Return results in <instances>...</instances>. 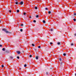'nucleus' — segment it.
<instances>
[{
    "instance_id": "nucleus-1",
    "label": "nucleus",
    "mask_w": 76,
    "mask_h": 76,
    "mask_svg": "<svg viewBox=\"0 0 76 76\" xmlns=\"http://www.w3.org/2000/svg\"><path fill=\"white\" fill-rule=\"evenodd\" d=\"M2 30L3 31H4V32H5L6 33H10V32H9L8 31H7V30L6 29L3 28L2 29Z\"/></svg>"
},
{
    "instance_id": "nucleus-2",
    "label": "nucleus",
    "mask_w": 76,
    "mask_h": 76,
    "mask_svg": "<svg viewBox=\"0 0 76 76\" xmlns=\"http://www.w3.org/2000/svg\"><path fill=\"white\" fill-rule=\"evenodd\" d=\"M59 60L60 61H61H61H62V60L61 58H60Z\"/></svg>"
},
{
    "instance_id": "nucleus-3",
    "label": "nucleus",
    "mask_w": 76,
    "mask_h": 76,
    "mask_svg": "<svg viewBox=\"0 0 76 76\" xmlns=\"http://www.w3.org/2000/svg\"><path fill=\"white\" fill-rule=\"evenodd\" d=\"M23 1H21L20 2V4L21 5H22V4H23Z\"/></svg>"
},
{
    "instance_id": "nucleus-4",
    "label": "nucleus",
    "mask_w": 76,
    "mask_h": 76,
    "mask_svg": "<svg viewBox=\"0 0 76 76\" xmlns=\"http://www.w3.org/2000/svg\"><path fill=\"white\" fill-rule=\"evenodd\" d=\"M17 53H18V54H19L20 53V51H17Z\"/></svg>"
},
{
    "instance_id": "nucleus-5",
    "label": "nucleus",
    "mask_w": 76,
    "mask_h": 76,
    "mask_svg": "<svg viewBox=\"0 0 76 76\" xmlns=\"http://www.w3.org/2000/svg\"><path fill=\"white\" fill-rule=\"evenodd\" d=\"M2 51H5V48H3L2 49Z\"/></svg>"
},
{
    "instance_id": "nucleus-6",
    "label": "nucleus",
    "mask_w": 76,
    "mask_h": 76,
    "mask_svg": "<svg viewBox=\"0 0 76 76\" xmlns=\"http://www.w3.org/2000/svg\"><path fill=\"white\" fill-rule=\"evenodd\" d=\"M43 22L44 23H45V20H43Z\"/></svg>"
},
{
    "instance_id": "nucleus-7",
    "label": "nucleus",
    "mask_w": 76,
    "mask_h": 76,
    "mask_svg": "<svg viewBox=\"0 0 76 76\" xmlns=\"http://www.w3.org/2000/svg\"><path fill=\"white\" fill-rule=\"evenodd\" d=\"M36 60H38V56H37L36 58Z\"/></svg>"
},
{
    "instance_id": "nucleus-8",
    "label": "nucleus",
    "mask_w": 76,
    "mask_h": 76,
    "mask_svg": "<svg viewBox=\"0 0 76 76\" xmlns=\"http://www.w3.org/2000/svg\"><path fill=\"white\" fill-rule=\"evenodd\" d=\"M17 13H19V10H17Z\"/></svg>"
},
{
    "instance_id": "nucleus-9",
    "label": "nucleus",
    "mask_w": 76,
    "mask_h": 76,
    "mask_svg": "<svg viewBox=\"0 0 76 76\" xmlns=\"http://www.w3.org/2000/svg\"><path fill=\"white\" fill-rule=\"evenodd\" d=\"M48 13H49V14H50L51 13V11H48Z\"/></svg>"
},
{
    "instance_id": "nucleus-10",
    "label": "nucleus",
    "mask_w": 76,
    "mask_h": 76,
    "mask_svg": "<svg viewBox=\"0 0 76 76\" xmlns=\"http://www.w3.org/2000/svg\"><path fill=\"white\" fill-rule=\"evenodd\" d=\"M66 54L65 53L63 54V55L64 56H66Z\"/></svg>"
},
{
    "instance_id": "nucleus-11",
    "label": "nucleus",
    "mask_w": 76,
    "mask_h": 76,
    "mask_svg": "<svg viewBox=\"0 0 76 76\" xmlns=\"http://www.w3.org/2000/svg\"><path fill=\"white\" fill-rule=\"evenodd\" d=\"M39 17V16L38 15H37L36 16V18H38Z\"/></svg>"
},
{
    "instance_id": "nucleus-12",
    "label": "nucleus",
    "mask_w": 76,
    "mask_h": 76,
    "mask_svg": "<svg viewBox=\"0 0 76 76\" xmlns=\"http://www.w3.org/2000/svg\"><path fill=\"white\" fill-rule=\"evenodd\" d=\"M6 53H9V51L7 50L6 51Z\"/></svg>"
},
{
    "instance_id": "nucleus-13",
    "label": "nucleus",
    "mask_w": 76,
    "mask_h": 76,
    "mask_svg": "<svg viewBox=\"0 0 76 76\" xmlns=\"http://www.w3.org/2000/svg\"><path fill=\"white\" fill-rule=\"evenodd\" d=\"M20 31H21V32H22V31H23V30L22 29H20Z\"/></svg>"
},
{
    "instance_id": "nucleus-14",
    "label": "nucleus",
    "mask_w": 76,
    "mask_h": 76,
    "mask_svg": "<svg viewBox=\"0 0 76 76\" xmlns=\"http://www.w3.org/2000/svg\"><path fill=\"white\" fill-rule=\"evenodd\" d=\"M60 42L57 43V44H58V45H60Z\"/></svg>"
},
{
    "instance_id": "nucleus-15",
    "label": "nucleus",
    "mask_w": 76,
    "mask_h": 76,
    "mask_svg": "<svg viewBox=\"0 0 76 76\" xmlns=\"http://www.w3.org/2000/svg\"><path fill=\"white\" fill-rule=\"evenodd\" d=\"M26 66H27L26 64H25L24 65V67H26Z\"/></svg>"
},
{
    "instance_id": "nucleus-16",
    "label": "nucleus",
    "mask_w": 76,
    "mask_h": 76,
    "mask_svg": "<svg viewBox=\"0 0 76 76\" xmlns=\"http://www.w3.org/2000/svg\"><path fill=\"white\" fill-rule=\"evenodd\" d=\"M74 16H76V13H74Z\"/></svg>"
},
{
    "instance_id": "nucleus-17",
    "label": "nucleus",
    "mask_w": 76,
    "mask_h": 76,
    "mask_svg": "<svg viewBox=\"0 0 76 76\" xmlns=\"http://www.w3.org/2000/svg\"><path fill=\"white\" fill-rule=\"evenodd\" d=\"M38 48H41V46H38Z\"/></svg>"
},
{
    "instance_id": "nucleus-18",
    "label": "nucleus",
    "mask_w": 76,
    "mask_h": 76,
    "mask_svg": "<svg viewBox=\"0 0 76 76\" xmlns=\"http://www.w3.org/2000/svg\"><path fill=\"white\" fill-rule=\"evenodd\" d=\"M63 62H62V61L61 62V65H62V64H63Z\"/></svg>"
},
{
    "instance_id": "nucleus-19",
    "label": "nucleus",
    "mask_w": 76,
    "mask_h": 76,
    "mask_svg": "<svg viewBox=\"0 0 76 76\" xmlns=\"http://www.w3.org/2000/svg\"><path fill=\"white\" fill-rule=\"evenodd\" d=\"M46 74L47 75H48V72H46Z\"/></svg>"
},
{
    "instance_id": "nucleus-20",
    "label": "nucleus",
    "mask_w": 76,
    "mask_h": 76,
    "mask_svg": "<svg viewBox=\"0 0 76 76\" xmlns=\"http://www.w3.org/2000/svg\"><path fill=\"white\" fill-rule=\"evenodd\" d=\"M15 4H18V2H17L15 3Z\"/></svg>"
},
{
    "instance_id": "nucleus-21",
    "label": "nucleus",
    "mask_w": 76,
    "mask_h": 76,
    "mask_svg": "<svg viewBox=\"0 0 76 76\" xmlns=\"http://www.w3.org/2000/svg\"><path fill=\"white\" fill-rule=\"evenodd\" d=\"M32 46H33V47H34V46L35 45H34V44H32Z\"/></svg>"
},
{
    "instance_id": "nucleus-22",
    "label": "nucleus",
    "mask_w": 76,
    "mask_h": 76,
    "mask_svg": "<svg viewBox=\"0 0 76 76\" xmlns=\"http://www.w3.org/2000/svg\"><path fill=\"white\" fill-rule=\"evenodd\" d=\"M2 67V68H3V67H4V65H2L1 66Z\"/></svg>"
},
{
    "instance_id": "nucleus-23",
    "label": "nucleus",
    "mask_w": 76,
    "mask_h": 76,
    "mask_svg": "<svg viewBox=\"0 0 76 76\" xmlns=\"http://www.w3.org/2000/svg\"><path fill=\"white\" fill-rule=\"evenodd\" d=\"M10 58H12H12H13V57H12V56H10Z\"/></svg>"
},
{
    "instance_id": "nucleus-24",
    "label": "nucleus",
    "mask_w": 76,
    "mask_h": 76,
    "mask_svg": "<svg viewBox=\"0 0 76 76\" xmlns=\"http://www.w3.org/2000/svg\"><path fill=\"white\" fill-rule=\"evenodd\" d=\"M17 58H18V59H19V57L17 56Z\"/></svg>"
},
{
    "instance_id": "nucleus-25",
    "label": "nucleus",
    "mask_w": 76,
    "mask_h": 76,
    "mask_svg": "<svg viewBox=\"0 0 76 76\" xmlns=\"http://www.w3.org/2000/svg\"><path fill=\"white\" fill-rule=\"evenodd\" d=\"M50 30L51 31H53V29H50Z\"/></svg>"
},
{
    "instance_id": "nucleus-26",
    "label": "nucleus",
    "mask_w": 76,
    "mask_h": 76,
    "mask_svg": "<svg viewBox=\"0 0 76 76\" xmlns=\"http://www.w3.org/2000/svg\"><path fill=\"white\" fill-rule=\"evenodd\" d=\"M37 7H35V9H37Z\"/></svg>"
},
{
    "instance_id": "nucleus-27",
    "label": "nucleus",
    "mask_w": 76,
    "mask_h": 76,
    "mask_svg": "<svg viewBox=\"0 0 76 76\" xmlns=\"http://www.w3.org/2000/svg\"><path fill=\"white\" fill-rule=\"evenodd\" d=\"M73 20L74 21H76V19H73Z\"/></svg>"
},
{
    "instance_id": "nucleus-28",
    "label": "nucleus",
    "mask_w": 76,
    "mask_h": 76,
    "mask_svg": "<svg viewBox=\"0 0 76 76\" xmlns=\"http://www.w3.org/2000/svg\"><path fill=\"white\" fill-rule=\"evenodd\" d=\"M33 22H34L35 23V22H36V20H34L33 21Z\"/></svg>"
},
{
    "instance_id": "nucleus-29",
    "label": "nucleus",
    "mask_w": 76,
    "mask_h": 76,
    "mask_svg": "<svg viewBox=\"0 0 76 76\" xmlns=\"http://www.w3.org/2000/svg\"><path fill=\"white\" fill-rule=\"evenodd\" d=\"M30 57H32V55H30Z\"/></svg>"
},
{
    "instance_id": "nucleus-30",
    "label": "nucleus",
    "mask_w": 76,
    "mask_h": 76,
    "mask_svg": "<svg viewBox=\"0 0 76 76\" xmlns=\"http://www.w3.org/2000/svg\"><path fill=\"white\" fill-rule=\"evenodd\" d=\"M2 47V45H0V47Z\"/></svg>"
},
{
    "instance_id": "nucleus-31",
    "label": "nucleus",
    "mask_w": 76,
    "mask_h": 76,
    "mask_svg": "<svg viewBox=\"0 0 76 76\" xmlns=\"http://www.w3.org/2000/svg\"><path fill=\"white\" fill-rule=\"evenodd\" d=\"M50 44H51V45L53 44V43L51 42L50 43Z\"/></svg>"
},
{
    "instance_id": "nucleus-32",
    "label": "nucleus",
    "mask_w": 76,
    "mask_h": 76,
    "mask_svg": "<svg viewBox=\"0 0 76 76\" xmlns=\"http://www.w3.org/2000/svg\"><path fill=\"white\" fill-rule=\"evenodd\" d=\"M71 45L72 46V45H73V43H71Z\"/></svg>"
},
{
    "instance_id": "nucleus-33",
    "label": "nucleus",
    "mask_w": 76,
    "mask_h": 76,
    "mask_svg": "<svg viewBox=\"0 0 76 76\" xmlns=\"http://www.w3.org/2000/svg\"><path fill=\"white\" fill-rule=\"evenodd\" d=\"M34 50H35V51H37V49H34Z\"/></svg>"
},
{
    "instance_id": "nucleus-34",
    "label": "nucleus",
    "mask_w": 76,
    "mask_h": 76,
    "mask_svg": "<svg viewBox=\"0 0 76 76\" xmlns=\"http://www.w3.org/2000/svg\"><path fill=\"white\" fill-rule=\"evenodd\" d=\"M45 9L46 10H48V8H45Z\"/></svg>"
},
{
    "instance_id": "nucleus-35",
    "label": "nucleus",
    "mask_w": 76,
    "mask_h": 76,
    "mask_svg": "<svg viewBox=\"0 0 76 76\" xmlns=\"http://www.w3.org/2000/svg\"><path fill=\"white\" fill-rule=\"evenodd\" d=\"M26 15V13L25 12H24V15Z\"/></svg>"
},
{
    "instance_id": "nucleus-36",
    "label": "nucleus",
    "mask_w": 76,
    "mask_h": 76,
    "mask_svg": "<svg viewBox=\"0 0 76 76\" xmlns=\"http://www.w3.org/2000/svg\"><path fill=\"white\" fill-rule=\"evenodd\" d=\"M21 26H23V24H21Z\"/></svg>"
},
{
    "instance_id": "nucleus-37",
    "label": "nucleus",
    "mask_w": 76,
    "mask_h": 76,
    "mask_svg": "<svg viewBox=\"0 0 76 76\" xmlns=\"http://www.w3.org/2000/svg\"><path fill=\"white\" fill-rule=\"evenodd\" d=\"M9 12L10 13L12 12V11L11 10H10Z\"/></svg>"
},
{
    "instance_id": "nucleus-38",
    "label": "nucleus",
    "mask_w": 76,
    "mask_h": 76,
    "mask_svg": "<svg viewBox=\"0 0 76 76\" xmlns=\"http://www.w3.org/2000/svg\"><path fill=\"white\" fill-rule=\"evenodd\" d=\"M75 36H76V34H75Z\"/></svg>"
},
{
    "instance_id": "nucleus-39",
    "label": "nucleus",
    "mask_w": 76,
    "mask_h": 76,
    "mask_svg": "<svg viewBox=\"0 0 76 76\" xmlns=\"http://www.w3.org/2000/svg\"><path fill=\"white\" fill-rule=\"evenodd\" d=\"M15 1H18L17 0H15Z\"/></svg>"
},
{
    "instance_id": "nucleus-40",
    "label": "nucleus",
    "mask_w": 76,
    "mask_h": 76,
    "mask_svg": "<svg viewBox=\"0 0 76 76\" xmlns=\"http://www.w3.org/2000/svg\"><path fill=\"white\" fill-rule=\"evenodd\" d=\"M19 69H20V70H21V68H20Z\"/></svg>"
},
{
    "instance_id": "nucleus-41",
    "label": "nucleus",
    "mask_w": 76,
    "mask_h": 76,
    "mask_svg": "<svg viewBox=\"0 0 76 76\" xmlns=\"http://www.w3.org/2000/svg\"><path fill=\"white\" fill-rule=\"evenodd\" d=\"M75 76H76V73L75 74Z\"/></svg>"
},
{
    "instance_id": "nucleus-42",
    "label": "nucleus",
    "mask_w": 76,
    "mask_h": 76,
    "mask_svg": "<svg viewBox=\"0 0 76 76\" xmlns=\"http://www.w3.org/2000/svg\"><path fill=\"white\" fill-rule=\"evenodd\" d=\"M0 23H1V21L0 20Z\"/></svg>"
},
{
    "instance_id": "nucleus-43",
    "label": "nucleus",
    "mask_w": 76,
    "mask_h": 76,
    "mask_svg": "<svg viewBox=\"0 0 76 76\" xmlns=\"http://www.w3.org/2000/svg\"><path fill=\"white\" fill-rule=\"evenodd\" d=\"M30 18H31V17H30Z\"/></svg>"
}]
</instances>
